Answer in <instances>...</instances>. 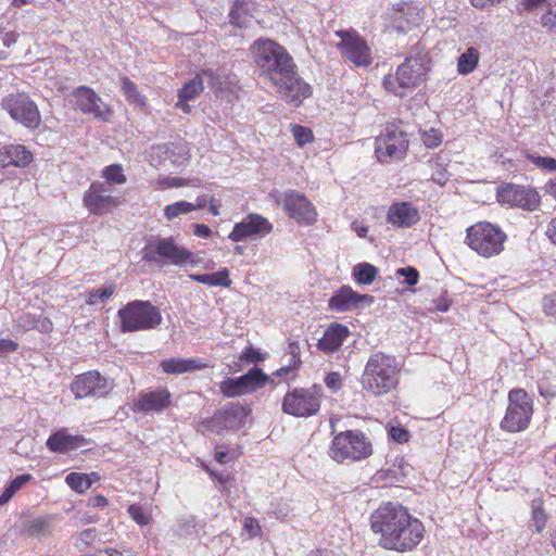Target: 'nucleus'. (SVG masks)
I'll return each mask as SVG.
<instances>
[{
    "mask_svg": "<svg viewBox=\"0 0 556 556\" xmlns=\"http://www.w3.org/2000/svg\"><path fill=\"white\" fill-rule=\"evenodd\" d=\"M370 528L379 534V546L384 549L413 551L424 539L422 522L402 505L382 503L370 516Z\"/></svg>",
    "mask_w": 556,
    "mask_h": 556,
    "instance_id": "obj_1",
    "label": "nucleus"
},
{
    "mask_svg": "<svg viewBox=\"0 0 556 556\" xmlns=\"http://www.w3.org/2000/svg\"><path fill=\"white\" fill-rule=\"evenodd\" d=\"M400 381V366L395 356L376 352L367 359L362 377V389L372 395L381 396L395 389Z\"/></svg>",
    "mask_w": 556,
    "mask_h": 556,
    "instance_id": "obj_2",
    "label": "nucleus"
},
{
    "mask_svg": "<svg viewBox=\"0 0 556 556\" xmlns=\"http://www.w3.org/2000/svg\"><path fill=\"white\" fill-rule=\"evenodd\" d=\"M250 51L260 76L270 84L287 77L291 68H296L287 49L271 39L258 38L252 43Z\"/></svg>",
    "mask_w": 556,
    "mask_h": 556,
    "instance_id": "obj_3",
    "label": "nucleus"
},
{
    "mask_svg": "<svg viewBox=\"0 0 556 556\" xmlns=\"http://www.w3.org/2000/svg\"><path fill=\"white\" fill-rule=\"evenodd\" d=\"M431 68V59L425 49H416L414 53L405 58L396 68L394 75H386L383 87L395 96L403 97L407 90L421 85Z\"/></svg>",
    "mask_w": 556,
    "mask_h": 556,
    "instance_id": "obj_4",
    "label": "nucleus"
},
{
    "mask_svg": "<svg viewBox=\"0 0 556 556\" xmlns=\"http://www.w3.org/2000/svg\"><path fill=\"white\" fill-rule=\"evenodd\" d=\"M370 440L361 430H345L334 434L328 455L338 464H353L372 454Z\"/></svg>",
    "mask_w": 556,
    "mask_h": 556,
    "instance_id": "obj_5",
    "label": "nucleus"
},
{
    "mask_svg": "<svg viewBox=\"0 0 556 556\" xmlns=\"http://www.w3.org/2000/svg\"><path fill=\"white\" fill-rule=\"evenodd\" d=\"M507 239L502 228L489 222H479L466 230V243L478 255L490 258L504 250Z\"/></svg>",
    "mask_w": 556,
    "mask_h": 556,
    "instance_id": "obj_6",
    "label": "nucleus"
},
{
    "mask_svg": "<svg viewBox=\"0 0 556 556\" xmlns=\"http://www.w3.org/2000/svg\"><path fill=\"white\" fill-rule=\"evenodd\" d=\"M121 330L136 332L155 329L162 324L161 311L150 301L135 300L118 311Z\"/></svg>",
    "mask_w": 556,
    "mask_h": 556,
    "instance_id": "obj_7",
    "label": "nucleus"
},
{
    "mask_svg": "<svg viewBox=\"0 0 556 556\" xmlns=\"http://www.w3.org/2000/svg\"><path fill=\"white\" fill-rule=\"evenodd\" d=\"M142 260L149 263L170 264L175 266H195V255L179 245L173 237L159 238L143 249Z\"/></svg>",
    "mask_w": 556,
    "mask_h": 556,
    "instance_id": "obj_8",
    "label": "nucleus"
},
{
    "mask_svg": "<svg viewBox=\"0 0 556 556\" xmlns=\"http://www.w3.org/2000/svg\"><path fill=\"white\" fill-rule=\"evenodd\" d=\"M323 397L324 390L320 384L293 388L285 394L281 409L296 418H308L318 414Z\"/></svg>",
    "mask_w": 556,
    "mask_h": 556,
    "instance_id": "obj_9",
    "label": "nucleus"
},
{
    "mask_svg": "<svg viewBox=\"0 0 556 556\" xmlns=\"http://www.w3.org/2000/svg\"><path fill=\"white\" fill-rule=\"evenodd\" d=\"M533 415V400L523 389H514L508 393V406L500 422L503 431L509 433L526 430Z\"/></svg>",
    "mask_w": 556,
    "mask_h": 556,
    "instance_id": "obj_10",
    "label": "nucleus"
},
{
    "mask_svg": "<svg viewBox=\"0 0 556 556\" xmlns=\"http://www.w3.org/2000/svg\"><path fill=\"white\" fill-rule=\"evenodd\" d=\"M334 34L340 38L337 48L345 61L356 67H367L371 64V49L356 30H337Z\"/></svg>",
    "mask_w": 556,
    "mask_h": 556,
    "instance_id": "obj_11",
    "label": "nucleus"
},
{
    "mask_svg": "<svg viewBox=\"0 0 556 556\" xmlns=\"http://www.w3.org/2000/svg\"><path fill=\"white\" fill-rule=\"evenodd\" d=\"M2 108L23 126L35 129L40 125L41 116L36 103L25 93L9 94L2 100Z\"/></svg>",
    "mask_w": 556,
    "mask_h": 556,
    "instance_id": "obj_12",
    "label": "nucleus"
},
{
    "mask_svg": "<svg viewBox=\"0 0 556 556\" xmlns=\"http://www.w3.org/2000/svg\"><path fill=\"white\" fill-rule=\"evenodd\" d=\"M406 135L394 126H388L376 138L375 153L380 162H391L402 159L407 151Z\"/></svg>",
    "mask_w": 556,
    "mask_h": 556,
    "instance_id": "obj_13",
    "label": "nucleus"
},
{
    "mask_svg": "<svg viewBox=\"0 0 556 556\" xmlns=\"http://www.w3.org/2000/svg\"><path fill=\"white\" fill-rule=\"evenodd\" d=\"M277 204L282 205L287 215L299 224L311 225L317 213L313 204L300 192L291 190L273 194Z\"/></svg>",
    "mask_w": 556,
    "mask_h": 556,
    "instance_id": "obj_14",
    "label": "nucleus"
},
{
    "mask_svg": "<svg viewBox=\"0 0 556 556\" xmlns=\"http://www.w3.org/2000/svg\"><path fill=\"white\" fill-rule=\"evenodd\" d=\"M114 380L100 375L96 370L78 375L71 384L76 399L88 396L104 397L114 389Z\"/></svg>",
    "mask_w": 556,
    "mask_h": 556,
    "instance_id": "obj_15",
    "label": "nucleus"
},
{
    "mask_svg": "<svg viewBox=\"0 0 556 556\" xmlns=\"http://www.w3.org/2000/svg\"><path fill=\"white\" fill-rule=\"evenodd\" d=\"M268 381L269 377L262 369L253 367L243 376L222 381L219 390L226 397H237L263 388Z\"/></svg>",
    "mask_w": 556,
    "mask_h": 556,
    "instance_id": "obj_16",
    "label": "nucleus"
},
{
    "mask_svg": "<svg viewBox=\"0 0 556 556\" xmlns=\"http://www.w3.org/2000/svg\"><path fill=\"white\" fill-rule=\"evenodd\" d=\"M497 200L503 204L532 212L539 207L541 197L531 187L507 184L497 190Z\"/></svg>",
    "mask_w": 556,
    "mask_h": 556,
    "instance_id": "obj_17",
    "label": "nucleus"
},
{
    "mask_svg": "<svg viewBox=\"0 0 556 556\" xmlns=\"http://www.w3.org/2000/svg\"><path fill=\"white\" fill-rule=\"evenodd\" d=\"M270 85L276 88L283 101L293 106H299L312 93L311 86L298 75L296 68H291L287 77H281V80L277 79Z\"/></svg>",
    "mask_w": 556,
    "mask_h": 556,
    "instance_id": "obj_18",
    "label": "nucleus"
},
{
    "mask_svg": "<svg viewBox=\"0 0 556 556\" xmlns=\"http://www.w3.org/2000/svg\"><path fill=\"white\" fill-rule=\"evenodd\" d=\"M83 203L91 214L104 215L117 207L119 200L110 194V189L104 182L93 181L85 191Z\"/></svg>",
    "mask_w": 556,
    "mask_h": 556,
    "instance_id": "obj_19",
    "label": "nucleus"
},
{
    "mask_svg": "<svg viewBox=\"0 0 556 556\" xmlns=\"http://www.w3.org/2000/svg\"><path fill=\"white\" fill-rule=\"evenodd\" d=\"M271 231L273 224L266 217L250 213L241 222L233 225L228 239L232 242H240L249 238H264Z\"/></svg>",
    "mask_w": 556,
    "mask_h": 556,
    "instance_id": "obj_20",
    "label": "nucleus"
},
{
    "mask_svg": "<svg viewBox=\"0 0 556 556\" xmlns=\"http://www.w3.org/2000/svg\"><path fill=\"white\" fill-rule=\"evenodd\" d=\"M173 395L165 387L141 391L132 400L131 410L134 413H162L170 407Z\"/></svg>",
    "mask_w": 556,
    "mask_h": 556,
    "instance_id": "obj_21",
    "label": "nucleus"
},
{
    "mask_svg": "<svg viewBox=\"0 0 556 556\" xmlns=\"http://www.w3.org/2000/svg\"><path fill=\"white\" fill-rule=\"evenodd\" d=\"M204 83H207L208 86L215 90L222 89L219 76H217L212 70H205L186 83L178 91V101L176 106L181 109L185 113H189L191 106L188 104V101L193 100L203 91Z\"/></svg>",
    "mask_w": 556,
    "mask_h": 556,
    "instance_id": "obj_22",
    "label": "nucleus"
},
{
    "mask_svg": "<svg viewBox=\"0 0 556 556\" xmlns=\"http://www.w3.org/2000/svg\"><path fill=\"white\" fill-rule=\"evenodd\" d=\"M72 96L75 99L76 109L84 114L92 115L101 121L110 119L112 115L110 106L103 102L93 89L80 86L73 91Z\"/></svg>",
    "mask_w": 556,
    "mask_h": 556,
    "instance_id": "obj_23",
    "label": "nucleus"
},
{
    "mask_svg": "<svg viewBox=\"0 0 556 556\" xmlns=\"http://www.w3.org/2000/svg\"><path fill=\"white\" fill-rule=\"evenodd\" d=\"M422 10L413 2L397 3L393 8V27L400 33H406L418 26L422 21Z\"/></svg>",
    "mask_w": 556,
    "mask_h": 556,
    "instance_id": "obj_24",
    "label": "nucleus"
},
{
    "mask_svg": "<svg viewBox=\"0 0 556 556\" xmlns=\"http://www.w3.org/2000/svg\"><path fill=\"white\" fill-rule=\"evenodd\" d=\"M420 219L417 207L410 202H395L387 213V220L396 228H409Z\"/></svg>",
    "mask_w": 556,
    "mask_h": 556,
    "instance_id": "obj_25",
    "label": "nucleus"
},
{
    "mask_svg": "<svg viewBox=\"0 0 556 556\" xmlns=\"http://www.w3.org/2000/svg\"><path fill=\"white\" fill-rule=\"evenodd\" d=\"M362 302L371 303L372 296L359 294L351 287L343 286L329 299L328 306L331 311L348 312L356 308Z\"/></svg>",
    "mask_w": 556,
    "mask_h": 556,
    "instance_id": "obj_26",
    "label": "nucleus"
},
{
    "mask_svg": "<svg viewBox=\"0 0 556 556\" xmlns=\"http://www.w3.org/2000/svg\"><path fill=\"white\" fill-rule=\"evenodd\" d=\"M249 412L240 403H229L214 415L213 421L224 429H237L244 424Z\"/></svg>",
    "mask_w": 556,
    "mask_h": 556,
    "instance_id": "obj_27",
    "label": "nucleus"
},
{
    "mask_svg": "<svg viewBox=\"0 0 556 556\" xmlns=\"http://www.w3.org/2000/svg\"><path fill=\"white\" fill-rule=\"evenodd\" d=\"M46 445L53 453H66L86 446L87 440L83 435H73L63 428L52 433Z\"/></svg>",
    "mask_w": 556,
    "mask_h": 556,
    "instance_id": "obj_28",
    "label": "nucleus"
},
{
    "mask_svg": "<svg viewBox=\"0 0 556 556\" xmlns=\"http://www.w3.org/2000/svg\"><path fill=\"white\" fill-rule=\"evenodd\" d=\"M160 367L164 374L181 375L204 369L207 367V363L205 362V359L200 357H172L163 359L160 363Z\"/></svg>",
    "mask_w": 556,
    "mask_h": 556,
    "instance_id": "obj_29",
    "label": "nucleus"
},
{
    "mask_svg": "<svg viewBox=\"0 0 556 556\" xmlns=\"http://www.w3.org/2000/svg\"><path fill=\"white\" fill-rule=\"evenodd\" d=\"M33 161V153L23 144H7L0 148V167H26Z\"/></svg>",
    "mask_w": 556,
    "mask_h": 556,
    "instance_id": "obj_30",
    "label": "nucleus"
},
{
    "mask_svg": "<svg viewBox=\"0 0 556 556\" xmlns=\"http://www.w3.org/2000/svg\"><path fill=\"white\" fill-rule=\"evenodd\" d=\"M349 336L350 330L346 326L341 324H331L318 340L317 348L327 354L337 352Z\"/></svg>",
    "mask_w": 556,
    "mask_h": 556,
    "instance_id": "obj_31",
    "label": "nucleus"
},
{
    "mask_svg": "<svg viewBox=\"0 0 556 556\" xmlns=\"http://www.w3.org/2000/svg\"><path fill=\"white\" fill-rule=\"evenodd\" d=\"M156 153H165L175 165H182L190 159V151L185 143H169L152 148Z\"/></svg>",
    "mask_w": 556,
    "mask_h": 556,
    "instance_id": "obj_32",
    "label": "nucleus"
},
{
    "mask_svg": "<svg viewBox=\"0 0 556 556\" xmlns=\"http://www.w3.org/2000/svg\"><path fill=\"white\" fill-rule=\"evenodd\" d=\"M189 278L193 281L207 285L211 287L228 288L231 285V279L229 278V270L227 268H223L212 274H190Z\"/></svg>",
    "mask_w": 556,
    "mask_h": 556,
    "instance_id": "obj_33",
    "label": "nucleus"
},
{
    "mask_svg": "<svg viewBox=\"0 0 556 556\" xmlns=\"http://www.w3.org/2000/svg\"><path fill=\"white\" fill-rule=\"evenodd\" d=\"M480 53L478 49L470 47L462 53L457 61V72L460 75H468L472 73L479 62Z\"/></svg>",
    "mask_w": 556,
    "mask_h": 556,
    "instance_id": "obj_34",
    "label": "nucleus"
},
{
    "mask_svg": "<svg viewBox=\"0 0 556 556\" xmlns=\"http://www.w3.org/2000/svg\"><path fill=\"white\" fill-rule=\"evenodd\" d=\"M119 81L126 100L132 105L144 108L146 98L139 92L137 85L126 76L119 77Z\"/></svg>",
    "mask_w": 556,
    "mask_h": 556,
    "instance_id": "obj_35",
    "label": "nucleus"
},
{
    "mask_svg": "<svg viewBox=\"0 0 556 556\" xmlns=\"http://www.w3.org/2000/svg\"><path fill=\"white\" fill-rule=\"evenodd\" d=\"M378 269L369 263H359L353 267V277L359 285H370L374 282Z\"/></svg>",
    "mask_w": 556,
    "mask_h": 556,
    "instance_id": "obj_36",
    "label": "nucleus"
},
{
    "mask_svg": "<svg viewBox=\"0 0 556 556\" xmlns=\"http://www.w3.org/2000/svg\"><path fill=\"white\" fill-rule=\"evenodd\" d=\"M115 292V285L109 283L100 288L89 290L86 293V303L89 305H98L105 303Z\"/></svg>",
    "mask_w": 556,
    "mask_h": 556,
    "instance_id": "obj_37",
    "label": "nucleus"
},
{
    "mask_svg": "<svg viewBox=\"0 0 556 556\" xmlns=\"http://www.w3.org/2000/svg\"><path fill=\"white\" fill-rule=\"evenodd\" d=\"M230 23L239 27L248 24V3L242 0H236L229 12Z\"/></svg>",
    "mask_w": 556,
    "mask_h": 556,
    "instance_id": "obj_38",
    "label": "nucleus"
},
{
    "mask_svg": "<svg viewBox=\"0 0 556 556\" xmlns=\"http://www.w3.org/2000/svg\"><path fill=\"white\" fill-rule=\"evenodd\" d=\"M102 177L105 179V185H124L127 178L121 164H112L105 166L102 170Z\"/></svg>",
    "mask_w": 556,
    "mask_h": 556,
    "instance_id": "obj_39",
    "label": "nucleus"
},
{
    "mask_svg": "<svg viewBox=\"0 0 556 556\" xmlns=\"http://www.w3.org/2000/svg\"><path fill=\"white\" fill-rule=\"evenodd\" d=\"M127 513L139 527L148 526L152 521L151 511L139 504L129 505Z\"/></svg>",
    "mask_w": 556,
    "mask_h": 556,
    "instance_id": "obj_40",
    "label": "nucleus"
},
{
    "mask_svg": "<svg viewBox=\"0 0 556 556\" xmlns=\"http://www.w3.org/2000/svg\"><path fill=\"white\" fill-rule=\"evenodd\" d=\"M50 530V518L49 517H36L29 521L25 532L30 536H40L49 533Z\"/></svg>",
    "mask_w": 556,
    "mask_h": 556,
    "instance_id": "obj_41",
    "label": "nucleus"
},
{
    "mask_svg": "<svg viewBox=\"0 0 556 556\" xmlns=\"http://www.w3.org/2000/svg\"><path fill=\"white\" fill-rule=\"evenodd\" d=\"M195 210L193 203L188 201H178L173 204L166 205L164 215L168 220H172L180 215L188 214Z\"/></svg>",
    "mask_w": 556,
    "mask_h": 556,
    "instance_id": "obj_42",
    "label": "nucleus"
},
{
    "mask_svg": "<svg viewBox=\"0 0 556 556\" xmlns=\"http://www.w3.org/2000/svg\"><path fill=\"white\" fill-rule=\"evenodd\" d=\"M87 475L80 472H71L66 476L65 482L75 492L83 494L90 489Z\"/></svg>",
    "mask_w": 556,
    "mask_h": 556,
    "instance_id": "obj_43",
    "label": "nucleus"
},
{
    "mask_svg": "<svg viewBox=\"0 0 556 556\" xmlns=\"http://www.w3.org/2000/svg\"><path fill=\"white\" fill-rule=\"evenodd\" d=\"M265 354H263L260 350L249 345L245 348L239 356V365L250 364V363H260L265 359Z\"/></svg>",
    "mask_w": 556,
    "mask_h": 556,
    "instance_id": "obj_44",
    "label": "nucleus"
},
{
    "mask_svg": "<svg viewBox=\"0 0 556 556\" xmlns=\"http://www.w3.org/2000/svg\"><path fill=\"white\" fill-rule=\"evenodd\" d=\"M151 184L156 190H164L167 188L182 187L186 185V181L178 177H160L153 180Z\"/></svg>",
    "mask_w": 556,
    "mask_h": 556,
    "instance_id": "obj_45",
    "label": "nucleus"
},
{
    "mask_svg": "<svg viewBox=\"0 0 556 556\" xmlns=\"http://www.w3.org/2000/svg\"><path fill=\"white\" fill-rule=\"evenodd\" d=\"M292 135L300 147H304L305 144L312 142L314 136L309 128L294 125L292 126Z\"/></svg>",
    "mask_w": 556,
    "mask_h": 556,
    "instance_id": "obj_46",
    "label": "nucleus"
},
{
    "mask_svg": "<svg viewBox=\"0 0 556 556\" xmlns=\"http://www.w3.org/2000/svg\"><path fill=\"white\" fill-rule=\"evenodd\" d=\"M421 140L427 148L433 149L442 143L443 136L439 130L431 128L422 134Z\"/></svg>",
    "mask_w": 556,
    "mask_h": 556,
    "instance_id": "obj_47",
    "label": "nucleus"
},
{
    "mask_svg": "<svg viewBox=\"0 0 556 556\" xmlns=\"http://www.w3.org/2000/svg\"><path fill=\"white\" fill-rule=\"evenodd\" d=\"M527 160H529L535 166L545 169L547 172H553L554 157L548 156H540L531 153L526 154Z\"/></svg>",
    "mask_w": 556,
    "mask_h": 556,
    "instance_id": "obj_48",
    "label": "nucleus"
},
{
    "mask_svg": "<svg viewBox=\"0 0 556 556\" xmlns=\"http://www.w3.org/2000/svg\"><path fill=\"white\" fill-rule=\"evenodd\" d=\"M395 274L397 277H404V282L409 286H415L419 279L417 269L412 266L399 268Z\"/></svg>",
    "mask_w": 556,
    "mask_h": 556,
    "instance_id": "obj_49",
    "label": "nucleus"
},
{
    "mask_svg": "<svg viewBox=\"0 0 556 556\" xmlns=\"http://www.w3.org/2000/svg\"><path fill=\"white\" fill-rule=\"evenodd\" d=\"M432 175H431V179L440 185V186H444L447 181H448V178H450V175L447 173V170L445 169V167H443L440 163L435 162L433 163L432 165Z\"/></svg>",
    "mask_w": 556,
    "mask_h": 556,
    "instance_id": "obj_50",
    "label": "nucleus"
},
{
    "mask_svg": "<svg viewBox=\"0 0 556 556\" xmlns=\"http://www.w3.org/2000/svg\"><path fill=\"white\" fill-rule=\"evenodd\" d=\"M17 326L24 330L38 327L37 316L30 313H21L16 319Z\"/></svg>",
    "mask_w": 556,
    "mask_h": 556,
    "instance_id": "obj_51",
    "label": "nucleus"
},
{
    "mask_svg": "<svg viewBox=\"0 0 556 556\" xmlns=\"http://www.w3.org/2000/svg\"><path fill=\"white\" fill-rule=\"evenodd\" d=\"M541 25L556 34V10H548L541 16Z\"/></svg>",
    "mask_w": 556,
    "mask_h": 556,
    "instance_id": "obj_52",
    "label": "nucleus"
},
{
    "mask_svg": "<svg viewBox=\"0 0 556 556\" xmlns=\"http://www.w3.org/2000/svg\"><path fill=\"white\" fill-rule=\"evenodd\" d=\"M389 437L397 443H406L409 440V432L403 427H391Z\"/></svg>",
    "mask_w": 556,
    "mask_h": 556,
    "instance_id": "obj_53",
    "label": "nucleus"
},
{
    "mask_svg": "<svg viewBox=\"0 0 556 556\" xmlns=\"http://www.w3.org/2000/svg\"><path fill=\"white\" fill-rule=\"evenodd\" d=\"M532 519L534 521L536 532H541L546 523V516L540 506L533 505Z\"/></svg>",
    "mask_w": 556,
    "mask_h": 556,
    "instance_id": "obj_54",
    "label": "nucleus"
},
{
    "mask_svg": "<svg viewBox=\"0 0 556 556\" xmlns=\"http://www.w3.org/2000/svg\"><path fill=\"white\" fill-rule=\"evenodd\" d=\"M542 307L547 316L556 317V292L543 298Z\"/></svg>",
    "mask_w": 556,
    "mask_h": 556,
    "instance_id": "obj_55",
    "label": "nucleus"
},
{
    "mask_svg": "<svg viewBox=\"0 0 556 556\" xmlns=\"http://www.w3.org/2000/svg\"><path fill=\"white\" fill-rule=\"evenodd\" d=\"M325 383L332 392H337L342 387V377L337 371L329 372L325 378Z\"/></svg>",
    "mask_w": 556,
    "mask_h": 556,
    "instance_id": "obj_56",
    "label": "nucleus"
},
{
    "mask_svg": "<svg viewBox=\"0 0 556 556\" xmlns=\"http://www.w3.org/2000/svg\"><path fill=\"white\" fill-rule=\"evenodd\" d=\"M291 513V508L287 503H278L276 506L268 513L273 517L279 520H286Z\"/></svg>",
    "mask_w": 556,
    "mask_h": 556,
    "instance_id": "obj_57",
    "label": "nucleus"
},
{
    "mask_svg": "<svg viewBox=\"0 0 556 556\" xmlns=\"http://www.w3.org/2000/svg\"><path fill=\"white\" fill-rule=\"evenodd\" d=\"M243 528L252 536H258L262 533V529L257 519L253 517H247L243 521Z\"/></svg>",
    "mask_w": 556,
    "mask_h": 556,
    "instance_id": "obj_58",
    "label": "nucleus"
},
{
    "mask_svg": "<svg viewBox=\"0 0 556 556\" xmlns=\"http://www.w3.org/2000/svg\"><path fill=\"white\" fill-rule=\"evenodd\" d=\"M544 5H551V0H521V7L527 12H532Z\"/></svg>",
    "mask_w": 556,
    "mask_h": 556,
    "instance_id": "obj_59",
    "label": "nucleus"
},
{
    "mask_svg": "<svg viewBox=\"0 0 556 556\" xmlns=\"http://www.w3.org/2000/svg\"><path fill=\"white\" fill-rule=\"evenodd\" d=\"M33 477L28 473H24L15 477L10 481L9 486L13 490V492L20 491L27 482H29Z\"/></svg>",
    "mask_w": 556,
    "mask_h": 556,
    "instance_id": "obj_60",
    "label": "nucleus"
},
{
    "mask_svg": "<svg viewBox=\"0 0 556 556\" xmlns=\"http://www.w3.org/2000/svg\"><path fill=\"white\" fill-rule=\"evenodd\" d=\"M18 348V344L10 339L0 338V356L14 353Z\"/></svg>",
    "mask_w": 556,
    "mask_h": 556,
    "instance_id": "obj_61",
    "label": "nucleus"
},
{
    "mask_svg": "<svg viewBox=\"0 0 556 556\" xmlns=\"http://www.w3.org/2000/svg\"><path fill=\"white\" fill-rule=\"evenodd\" d=\"M108 500L103 495H96L89 498V506L93 508H104L108 506Z\"/></svg>",
    "mask_w": 556,
    "mask_h": 556,
    "instance_id": "obj_62",
    "label": "nucleus"
},
{
    "mask_svg": "<svg viewBox=\"0 0 556 556\" xmlns=\"http://www.w3.org/2000/svg\"><path fill=\"white\" fill-rule=\"evenodd\" d=\"M16 492H13V490L7 484L0 494V506L5 505L10 502V500L15 495Z\"/></svg>",
    "mask_w": 556,
    "mask_h": 556,
    "instance_id": "obj_63",
    "label": "nucleus"
},
{
    "mask_svg": "<svg viewBox=\"0 0 556 556\" xmlns=\"http://www.w3.org/2000/svg\"><path fill=\"white\" fill-rule=\"evenodd\" d=\"M546 236L556 245V218H553L547 225Z\"/></svg>",
    "mask_w": 556,
    "mask_h": 556,
    "instance_id": "obj_64",
    "label": "nucleus"
}]
</instances>
